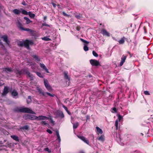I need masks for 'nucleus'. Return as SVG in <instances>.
I'll return each instance as SVG.
<instances>
[{"label": "nucleus", "instance_id": "39", "mask_svg": "<svg viewBox=\"0 0 153 153\" xmlns=\"http://www.w3.org/2000/svg\"><path fill=\"white\" fill-rule=\"evenodd\" d=\"M4 84V81L2 80H0V86H1Z\"/></svg>", "mask_w": 153, "mask_h": 153}, {"label": "nucleus", "instance_id": "13", "mask_svg": "<svg viewBox=\"0 0 153 153\" xmlns=\"http://www.w3.org/2000/svg\"><path fill=\"white\" fill-rule=\"evenodd\" d=\"M40 65L41 67L43 68L47 73H49L48 70L46 68V66L44 64L40 63Z\"/></svg>", "mask_w": 153, "mask_h": 153}, {"label": "nucleus", "instance_id": "32", "mask_svg": "<svg viewBox=\"0 0 153 153\" xmlns=\"http://www.w3.org/2000/svg\"><path fill=\"white\" fill-rule=\"evenodd\" d=\"M92 53L93 55L96 57H97L98 56V54L96 53V52L94 51H93L92 52Z\"/></svg>", "mask_w": 153, "mask_h": 153}, {"label": "nucleus", "instance_id": "58", "mask_svg": "<svg viewBox=\"0 0 153 153\" xmlns=\"http://www.w3.org/2000/svg\"><path fill=\"white\" fill-rule=\"evenodd\" d=\"M66 111H67V112H69V111L68 110V109H67V110H66Z\"/></svg>", "mask_w": 153, "mask_h": 153}, {"label": "nucleus", "instance_id": "25", "mask_svg": "<svg viewBox=\"0 0 153 153\" xmlns=\"http://www.w3.org/2000/svg\"><path fill=\"white\" fill-rule=\"evenodd\" d=\"M18 25L19 28L21 29L22 30V29H23L24 27H23L22 24L20 22H18Z\"/></svg>", "mask_w": 153, "mask_h": 153}, {"label": "nucleus", "instance_id": "47", "mask_svg": "<svg viewBox=\"0 0 153 153\" xmlns=\"http://www.w3.org/2000/svg\"><path fill=\"white\" fill-rule=\"evenodd\" d=\"M42 25L43 26H48V27H50V25H49L46 24V23H42Z\"/></svg>", "mask_w": 153, "mask_h": 153}, {"label": "nucleus", "instance_id": "50", "mask_svg": "<svg viewBox=\"0 0 153 153\" xmlns=\"http://www.w3.org/2000/svg\"><path fill=\"white\" fill-rule=\"evenodd\" d=\"M37 75L39 76L40 77H42V75L40 73H37Z\"/></svg>", "mask_w": 153, "mask_h": 153}, {"label": "nucleus", "instance_id": "4", "mask_svg": "<svg viewBox=\"0 0 153 153\" xmlns=\"http://www.w3.org/2000/svg\"><path fill=\"white\" fill-rule=\"evenodd\" d=\"M54 114L56 115V118L60 117L61 118H63L64 117L63 113L59 111H57L55 112Z\"/></svg>", "mask_w": 153, "mask_h": 153}, {"label": "nucleus", "instance_id": "56", "mask_svg": "<svg viewBox=\"0 0 153 153\" xmlns=\"http://www.w3.org/2000/svg\"><path fill=\"white\" fill-rule=\"evenodd\" d=\"M51 123H52L54 124V121L52 120V119H51Z\"/></svg>", "mask_w": 153, "mask_h": 153}, {"label": "nucleus", "instance_id": "2", "mask_svg": "<svg viewBox=\"0 0 153 153\" xmlns=\"http://www.w3.org/2000/svg\"><path fill=\"white\" fill-rule=\"evenodd\" d=\"M33 44V43L32 41L28 40H26L25 41L20 42L19 43H18V45L19 46L21 47L24 46L27 48L29 49V45H32Z\"/></svg>", "mask_w": 153, "mask_h": 153}, {"label": "nucleus", "instance_id": "19", "mask_svg": "<svg viewBox=\"0 0 153 153\" xmlns=\"http://www.w3.org/2000/svg\"><path fill=\"white\" fill-rule=\"evenodd\" d=\"M64 74L65 79H68V81H69L70 80V78L68 75L67 73L65 72H64Z\"/></svg>", "mask_w": 153, "mask_h": 153}, {"label": "nucleus", "instance_id": "49", "mask_svg": "<svg viewBox=\"0 0 153 153\" xmlns=\"http://www.w3.org/2000/svg\"><path fill=\"white\" fill-rule=\"evenodd\" d=\"M62 13H63V15L65 16H69V15H68L66 13L64 12H63Z\"/></svg>", "mask_w": 153, "mask_h": 153}, {"label": "nucleus", "instance_id": "30", "mask_svg": "<svg viewBox=\"0 0 153 153\" xmlns=\"http://www.w3.org/2000/svg\"><path fill=\"white\" fill-rule=\"evenodd\" d=\"M25 74L27 75V76H28V77H32V75L30 74V73L29 71H26Z\"/></svg>", "mask_w": 153, "mask_h": 153}, {"label": "nucleus", "instance_id": "51", "mask_svg": "<svg viewBox=\"0 0 153 153\" xmlns=\"http://www.w3.org/2000/svg\"><path fill=\"white\" fill-rule=\"evenodd\" d=\"M80 28H81L79 26H77L76 27V30L78 31H79L80 30Z\"/></svg>", "mask_w": 153, "mask_h": 153}, {"label": "nucleus", "instance_id": "18", "mask_svg": "<svg viewBox=\"0 0 153 153\" xmlns=\"http://www.w3.org/2000/svg\"><path fill=\"white\" fill-rule=\"evenodd\" d=\"M24 19H25V20H26V23L27 24H28L30 23H31L32 22V21H31L27 17H25L24 18Z\"/></svg>", "mask_w": 153, "mask_h": 153}, {"label": "nucleus", "instance_id": "35", "mask_svg": "<svg viewBox=\"0 0 153 153\" xmlns=\"http://www.w3.org/2000/svg\"><path fill=\"white\" fill-rule=\"evenodd\" d=\"M22 14L25 15H27L28 14V12L25 10H22Z\"/></svg>", "mask_w": 153, "mask_h": 153}, {"label": "nucleus", "instance_id": "22", "mask_svg": "<svg viewBox=\"0 0 153 153\" xmlns=\"http://www.w3.org/2000/svg\"><path fill=\"white\" fill-rule=\"evenodd\" d=\"M42 40L45 41H49L51 40L50 38H48L47 36L42 38Z\"/></svg>", "mask_w": 153, "mask_h": 153}, {"label": "nucleus", "instance_id": "20", "mask_svg": "<svg viewBox=\"0 0 153 153\" xmlns=\"http://www.w3.org/2000/svg\"><path fill=\"white\" fill-rule=\"evenodd\" d=\"M28 14L30 17L31 18H34L35 16V15L34 14L32 13L31 12H29Z\"/></svg>", "mask_w": 153, "mask_h": 153}, {"label": "nucleus", "instance_id": "28", "mask_svg": "<svg viewBox=\"0 0 153 153\" xmlns=\"http://www.w3.org/2000/svg\"><path fill=\"white\" fill-rule=\"evenodd\" d=\"M79 126V123L77 122L73 124V128L74 129L76 128Z\"/></svg>", "mask_w": 153, "mask_h": 153}, {"label": "nucleus", "instance_id": "59", "mask_svg": "<svg viewBox=\"0 0 153 153\" xmlns=\"http://www.w3.org/2000/svg\"><path fill=\"white\" fill-rule=\"evenodd\" d=\"M68 113L69 114H71V113H70L69 112H68Z\"/></svg>", "mask_w": 153, "mask_h": 153}, {"label": "nucleus", "instance_id": "6", "mask_svg": "<svg viewBox=\"0 0 153 153\" xmlns=\"http://www.w3.org/2000/svg\"><path fill=\"white\" fill-rule=\"evenodd\" d=\"M9 90V88L7 86L4 87L2 93L1 94V96L4 97L6 96L7 94L8 93Z\"/></svg>", "mask_w": 153, "mask_h": 153}, {"label": "nucleus", "instance_id": "29", "mask_svg": "<svg viewBox=\"0 0 153 153\" xmlns=\"http://www.w3.org/2000/svg\"><path fill=\"white\" fill-rule=\"evenodd\" d=\"M56 135L58 139V140H59V142H60V141L61 139H60V137L58 131H56Z\"/></svg>", "mask_w": 153, "mask_h": 153}, {"label": "nucleus", "instance_id": "37", "mask_svg": "<svg viewBox=\"0 0 153 153\" xmlns=\"http://www.w3.org/2000/svg\"><path fill=\"white\" fill-rule=\"evenodd\" d=\"M81 15L80 14H79L78 15H75L76 17L78 19H80L81 17Z\"/></svg>", "mask_w": 153, "mask_h": 153}, {"label": "nucleus", "instance_id": "10", "mask_svg": "<svg viewBox=\"0 0 153 153\" xmlns=\"http://www.w3.org/2000/svg\"><path fill=\"white\" fill-rule=\"evenodd\" d=\"M78 137L79 138H80V139H81V140H82L83 141H84L85 142L87 143V144H89V141L84 137L82 136H78Z\"/></svg>", "mask_w": 153, "mask_h": 153}, {"label": "nucleus", "instance_id": "16", "mask_svg": "<svg viewBox=\"0 0 153 153\" xmlns=\"http://www.w3.org/2000/svg\"><path fill=\"white\" fill-rule=\"evenodd\" d=\"M11 95L13 96H16L18 95V93L16 91L14 90L12 91Z\"/></svg>", "mask_w": 153, "mask_h": 153}, {"label": "nucleus", "instance_id": "17", "mask_svg": "<svg viewBox=\"0 0 153 153\" xmlns=\"http://www.w3.org/2000/svg\"><path fill=\"white\" fill-rule=\"evenodd\" d=\"M13 12L16 14H19L21 13V11L17 9H15L13 10Z\"/></svg>", "mask_w": 153, "mask_h": 153}, {"label": "nucleus", "instance_id": "48", "mask_svg": "<svg viewBox=\"0 0 153 153\" xmlns=\"http://www.w3.org/2000/svg\"><path fill=\"white\" fill-rule=\"evenodd\" d=\"M47 131L49 134H52V131L49 129H48L47 130Z\"/></svg>", "mask_w": 153, "mask_h": 153}, {"label": "nucleus", "instance_id": "54", "mask_svg": "<svg viewBox=\"0 0 153 153\" xmlns=\"http://www.w3.org/2000/svg\"><path fill=\"white\" fill-rule=\"evenodd\" d=\"M63 107L64 108H65L66 111L67 110L68 108L66 107L64 105H63Z\"/></svg>", "mask_w": 153, "mask_h": 153}, {"label": "nucleus", "instance_id": "40", "mask_svg": "<svg viewBox=\"0 0 153 153\" xmlns=\"http://www.w3.org/2000/svg\"><path fill=\"white\" fill-rule=\"evenodd\" d=\"M41 124L42 125H46L47 124V123L45 121H42L41 123Z\"/></svg>", "mask_w": 153, "mask_h": 153}, {"label": "nucleus", "instance_id": "7", "mask_svg": "<svg viewBox=\"0 0 153 153\" xmlns=\"http://www.w3.org/2000/svg\"><path fill=\"white\" fill-rule=\"evenodd\" d=\"M90 62L93 66H97L100 65L99 62L95 60L91 59Z\"/></svg>", "mask_w": 153, "mask_h": 153}, {"label": "nucleus", "instance_id": "8", "mask_svg": "<svg viewBox=\"0 0 153 153\" xmlns=\"http://www.w3.org/2000/svg\"><path fill=\"white\" fill-rule=\"evenodd\" d=\"M36 120H39L48 119V118L45 116L41 115V116H39L38 117H37L36 116Z\"/></svg>", "mask_w": 153, "mask_h": 153}, {"label": "nucleus", "instance_id": "3", "mask_svg": "<svg viewBox=\"0 0 153 153\" xmlns=\"http://www.w3.org/2000/svg\"><path fill=\"white\" fill-rule=\"evenodd\" d=\"M44 82L45 85L48 91H52L53 89L50 85L49 84L47 80L45 79H44Z\"/></svg>", "mask_w": 153, "mask_h": 153}, {"label": "nucleus", "instance_id": "41", "mask_svg": "<svg viewBox=\"0 0 153 153\" xmlns=\"http://www.w3.org/2000/svg\"><path fill=\"white\" fill-rule=\"evenodd\" d=\"M22 129L27 130L28 129V126H25L22 128Z\"/></svg>", "mask_w": 153, "mask_h": 153}, {"label": "nucleus", "instance_id": "27", "mask_svg": "<svg viewBox=\"0 0 153 153\" xmlns=\"http://www.w3.org/2000/svg\"><path fill=\"white\" fill-rule=\"evenodd\" d=\"M22 30H25L27 31H30L31 32H33L34 31L31 29H29V28H26L25 29L24 28H23V29H22Z\"/></svg>", "mask_w": 153, "mask_h": 153}, {"label": "nucleus", "instance_id": "53", "mask_svg": "<svg viewBox=\"0 0 153 153\" xmlns=\"http://www.w3.org/2000/svg\"><path fill=\"white\" fill-rule=\"evenodd\" d=\"M52 5H53V6L54 7H56V5L55 4L53 3H52Z\"/></svg>", "mask_w": 153, "mask_h": 153}, {"label": "nucleus", "instance_id": "21", "mask_svg": "<svg viewBox=\"0 0 153 153\" xmlns=\"http://www.w3.org/2000/svg\"><path fill=\"white\" fill-rule=\"evenodd\" d=\"M96 128L97 130V132L100 134H102V130H101V129H100V128L99 127H96Z\"/></svg>", "mask_w": 153, "mask_h": 153}, {"label": "nucleus", "instance_id": "55", "mask_svg": "<svg viewBox=\"0 0 153 153\" xmlns=\"http://www.w3.org/2000/svg\"><path fill=\"white\" fill-rule=\"evenodd\" d=\"M47 18V17L46 16H45L44 17V19L45 20H46V19Z\"/></svg>", "mask_w": 153, "mask_h": 153}, {"label": "nucleus", "instance_id": "60", "mask_svg": "<svg viewBox=\"0 0 153 153\" xmlns=\"http://www.w3.org/2000/svg\"><path fill=\"white\" fill-rule=\"evenodd\" d=\"M141 134L142 135H143V134L142 133H141Z\"/></svg>", "mask_w": 153, "mask_h": 153}, {"label": "nucleus", "instance_id": "1", "mask_svg": "<svg viewBox=\"0 0 153 153\" xmlns=\"http://www.w3.org/2000/svg\"><path fill=\"white\" fill-rule=\"evenodd\" d=\"M14 110L15 111L17 112L36 114V113L33 111L30 108L25 107H17Z\"/></svg>", "mask_w": 153, "mask_h": 153}, {"label": "nucleus", "instance_id": "26", "mask_svg": "<svg viewBox=\"0 0 153 153\" xmlns=\"http://www.w3.org/2000/svg\"><path fill=\"white\" fill-rule=\"evenodd\" d=\"M98 140L101 141H103L104 140V136L103 135H101L98 138Z\"/></svg>", "mask_w": 153, "mask_h": 153}, {"label": "nucleus", "instance_id": "24", "mask_svg": "<svg viewBox=\"0 0 153 153\" xmlns=\"http://www.w3.org/2000/svg\"><path fill=\"white\" fill-rule=\"evenodd\" d=\"M32 101L31 97L30 96H29L27 100V102L29 104Z\"/></svg>", "mask_w": 153, "mask_h": 153}, {"label": "nucleus", "instance_id": "14", "mask_svg": "<svg viewBox=\"0 0 153 153\" xmlns=\"http://www.w3.org/2000/svg\"><path fill=\"white\" fill-rule=\"evenodd\" d=\"M126 39V38L123 37L118 41V42L120 44H123L124 43Z\"/></svg>", "mask_w": 153, "mask_h": 153}, {"label": "nucleus", "instance_id": "5", "mask_svg": "<svg viewBox=\"0 0 153 153\" xmlns=\"http://www.w3.org/2000/svg\"><path fill=\"white\" fill-rule=\"evenodd\" d=\"M24 118L25 120L30 119L32 120H36V116L29 114H26L24 116Z\"/></svg>", "mask_w": 153, "mask_h": 153}, {"label": "nucleus", "instance_id": "45", "mask_svg": "<svg viewBox=\"0 0 153 153\" xmlns=\"http://www.w3.org/2000/svg\"><path fill=\"white\" fill-rule=\"evenodd\" d=\"M144 93L145 95H149L150 94L149 91H144Z\"/></svg>", "mask_w": 153, "mask_h": 153}, {"label": "nucleus", "instance_id": "15", "mask_svg": "<svg viewBox=\"0 0 153 153\" xmlns=\"http://www.w3.org/2000/svg\"><path fill=\"white\" fill-rule=\"evenodd\" d=\"M126 58V56H124L123 58H122L121 61L120 63V66H122L124 62H125V60Z\"/></svg>", "mask_w": 153, "mask_h": 153}, {"label": "nucleus", "instance_id": "31", "mask_svg": "<svg viewBox=\"0 0 153 153\" xmlns=\"http://www.w3.org/2000/svg\"><path fill=\"white\" fill-rule=\"evenodd\" d=\"M84 49L85 51H88V48L87 45L84 44Z\"/></svg>", "mask_w": 153, "mask_h": 153}, {"label": "nucleus", "instance_id": "44", "mask_svg": "<svg viewBox=\"0 0 153 153\" xmlns=\"http://www.w3.org/2000/svg\"><path fill=\"white\" fill-rule=\"evenodd\" d=\"M44 150L48 152H51V151L49 150L48 148H45Z\"/></svg>", "mask_w": 153, "mask_h": 153}, {"label": "nucleus", "instance_id": "12", "mask_svg": "<svg viewBox=\"0 0 153 153\" xmlns=\"http://www.w3.org/2000/svg\"><path fill=\"white\" fill-rule=\"evenodd\" d=\"M3 39V40L7 44H8L9 42L8 40L7 36L6 35H4L1 37Z\"/></svg>", "mask_w": 153, "mask_h": 153}, {"label": "nucleus", "instance_id": "33", "mask_svg": "<svg viewBox=\"0 0 153 153\" xmlns=\"http://www.w3.org/2000/svg\"><path fill=\"white\" fill-rule=\"evenodd\" d=\"M33 58L35 59L36 60L38 61H40V59L37 56L34 55L33 56Z\"/></svg>", "mask_w": 153, "mask_h": 153}, {"label": "nucleus", "instance_id": "46", "mask_svg": "<svg viewBox=\"0 0 153 153\" xmlns=\"http://www.w3.org/2000/svg\"><path fill=\"white\" fill-rule=\"evenodd\" d=\"M112 110H113L114 111V112L112 111V112H113V113L116 112V113L117 112V109L115 108V107L113 108H112Z\"/></svg>", "mask_w": 153, "mask_h": 153}, {"label": "nucleus", "instance_id": "36", "mask_svg": "<svg viewBox=\"0 0 153 153\" xmlns=\"http://www.w3.org/2000/svg\"><path fill=\"white\" fill-rule=\"evenodd\" d=\"M117 116L118 117V118L119 121H120L122 119H123L122 117V116H121L120 114H117Z\"/></svg>", "mask_w": 153, "mask_h": 153}, {"label": "nucleus", "instance_id": "43", "mask_svg": "<svg viewBox=\"0 0 153 153\" xmlns=\"http://www.w3.org/2000/svg\"><path fill=\"white\" fill-rule=\"evenodd\" d=\"M39 92L40 94H41L45 96V94L44 93V92L43 91H42V90H39Z\"/></svg>", "mask_w": 153, "mask_h": 153}, {"label": "nucleus", "instance_id": "11", "mask_svg": "<svg viewBox=\"0 0 153 153\" xmlns=\"http://www.w3.org/2000/svg\"><path fill=\"white\" fill-rule=\"evenodd\" d=\"M10 137L14 140L19 142V137L15 135H11Z\"/></svg>", "mask_w": 153, "mask_h": 153}, {"label": "nucleus", "instance_id": "42", "mask_svg": "<svg viewBox=\"0 0 153 153\" xmlns=\"http://www.w3.org/2000/svg\"><path fill=\"white\" fill-rule=\"evenodd\" d=\"M46 94L49 96H51V97H53L54 96V95L53 94H52L49 93L47 92Z\"/></svg>", "mask_w": 153, "mask_h": 153}, {"label": "nucleus", "instance_id": "34", "mask_svg": "<svg viewBox=\"0 0 153 153\" xmlns=\"http://www.w3.org/2000/svg\"><path fill=\"white\" fill-rule=\"evenodd\" d=\"M80 40L83 42L84 43H87V44H88L89 43V42H88V41H87L85 40H84V39H82V38H80Z\"/></svg>", "mask_w": 153, "mask_h": 153}, {"label": "nucleus", "instance_id": "57", "mask_svg": "<svg viewBox=\"0 0 153 153\" xmlns=\"http://www.w3.org/2000/svg\"><path fill=\"white\" fill-rule=\"evenodd\" d=\"M79 153H84V152L83 151H81L79 152Z\"/></svg>", "mask_w": 153, "mask_h": 153}, {"label": "nucleus", "instance_id": "38", "mask_svg": "<svg viewBox=\"0 0 153 153\" xmlns=\"http://www.w3.org/2000/svg\"><path fill=\"white\" fill-rule=\"evenodd\" d=\"M115 125L116 127V129L117 130L118 128V121L117 120L115 121Z\"/></svg>", "mask_w": 153, "mask_h": 153}, {"label": "nucleus", "instance_id": "52", "mask_svg": "<svg viewBox=\"0 0 153 153\" xmlns=\"http://www.w3.org/2000/svg\"><path fill=\"white\" fill-rule=\"evenodd\" d=\"M22 4L24 5H26V4L25 2V1H23L22 2Z\"/></svg>", "mask_w": 153, "mask_h": 153}, {"label": "nucleus", "instance_id": "23", "mask_svg": "<svg viewBox=\"0 0 153 153\" xmlns=\"http://www.w3.org/2000/svg\"><path fill=\"white\" fill-rule=\"evenodd\" d=\"M4 71L6 72H10L12 71V70L11 68H4Z\"/></svg>", "mask_w": 153, "mask_h": 153}, {"label": "nucleus", "instance_id": "9", "mask_svg": "<svg viewBox=\"0 0 153 153\" xmlns=\"http://www.w3.org/2000/svg\"><path fill=\"white\" fill-rule=\"evenodd\" d=\"M101 32L104 35L109 36H110L109 33L104 29L101 30Z\"/></svg>", "mask_w": 153, "mask_h": 153}]
</instances>
